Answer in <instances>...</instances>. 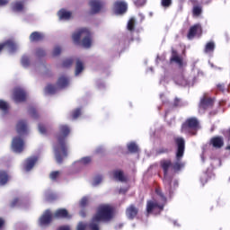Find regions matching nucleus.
Returning <instances> with one entry per match:
<instances>
[{"instance_id":"1","label":"nucleus","mask_w":230,"mask_h":230,"mask_svg":"<svg viewBox=\"0 0 230 230\" xmlns=\"http://www.w3.org/2000/svg\"><path fill=\"white\" fill-rule=\"evenodd\" d=\"M114 218V208L109 204H101L88 226V230H100V222H111Z\"/></svg>"},{"instance_id":"2","label":"nucleus","mask_w":230,"mask_h":230,"mask_svg":"<svg viewBox=\"0 0 230 230\" xmlns=\"http://www.w3.org/2000/svg\"><path fill=\"white\" fill-rule=\"evenodd\" d=\"M69 134H71V128L69 126H59V133L57 136L58 145L55 146L56 161L58 164H62L64 157L67 155V146L66 145V140Z\"/></svg>"},{"instance_id":"3","label":"nucleus","mask_w":230,"mask_h":230,"mask_svg":"<svg viewBox=\"0 0 230 230\" xmlns=\"http://www.w3.org/2000/svg\"><path fill=\"white\" fill-rule=\"evenodd\" d=\"M162 170H164V184L165 190L169 195H172V192L179 186L177 181H172V176H170V170H172V161L170 160H162L160 162Z\"/></svg>"},{"instance_id":"4","label":"nucleus","mask_w":230,"mask_h":230,"mask_svg":"<svg viewBox=\"0 0 230 230\" xmlns=\"http://www.w3.org/2000/svg\"><path fill=\"white\" fill-rule=\"evenodd\" d=\"M156 195H159L163 203L157 201L148 200L146 202V217L150 215H159L163 209H164V204H166V198L163 195L160 189L155 190Z\"/></svg>"},{"instance_id":"5","label":"nucleus","mask_w":230,"mask_h":230,"mask_svg":"<svg viewBox=\"0 0 230 230\" xmlns=\"http://www.w3.org/2000/svg\"><path fill=\"white\" fill-rule=\"evenodd\" d=\"M175 143L177 145L176 163L172 164V166L173 170H180L181 168H182V166H184V164L181 162V159H182L184 155V148H185L184 138L178 137L175 139Z\"/></svg>"},{"instance_id":"6","label":"nucleus","mask_w":230,"mask_h":230,"mask_svg":"<svg viewBox=\"0 0 230 230\" xmlns=\"http://www.w3.org/2000/svg\"><path fill=\"white\" fill-rule=\"evenodd\" d=\"M200 128V123L199 119L195 117L189 118L182 125H181V132L185 134H192L195 136L197 134V130ZM195 131V132H193Z\"/></svg>"},{"instance_id":"7","label":"nucleus","mask_w":230,"mask_h":230,"mask_svg":"<svg viewBox=\"0 0 230 230\" xmlns=\"http://www.w3.org/2000/svg\"><path fill=\"white\" fill-rule=\"evenodd\" d=\"M90 15H98L107 12V3L104 0H90L89 1Z\"/></svg>"},{"instance_id":"8","label":"nucleus","mask_w":230,"mask_h":230,"mask_svg":"<svg viewBox=\"0 0 230 230\" xmlns=\"http://www.w3.org/2000/svg\"><path fill=\"white\" fill-rule=\"evenodd\" d=\"M215 97L208 96V94H204L199 99V102L198 104L199 112L204 114V112H208V111H211L213 107H215Z\"/></svg>"},{"instance_id":"9","label":"nucleus","mask_w":230,"mask_h":230,"mask_svg":"<svg viewBox=\"0 0 230 230\" xmlns=\"http://www.w3.org/2000/svg\"><path fill=\"white\" fill-rule=\"evenodd\" d=\"M82 37L83 40L81 46L87 48V28L79 29L72 35V39L75 44H80V39H82Z\"/></svg>"},{"instance_id":"10","label":"nucleus","mask_w":230,"mask_h":230,"mask_svg":"<svg viewBox=\"0 0 230 230\" xmlns=\"http://www.w3.org/2000/svg\"><path fill=\"white\" fill-rule=\"evenodd\" d=\"M28 93L22 88H15L13 92V100L15 103H22L26 102Z\"/></svg>"},{"instance_id":"11","label":"nucleus","mask_w":230,"mask_h":230,"mask_svg":"<svg viewBox=\"0 0 230 230\" xmlns=\"http://www.w3.org/2000/svg\"><path fill=\"white\" fill-rule=\"evenodd\" d=\"M12 149L16 154H21L24 150V139L21 137H14L12 141Z\"/></svg>"},{"instance_id":"12","label":"nucleus","mask_w":230,"mask_h":230,"mask_svg":"<svg viewBox=\"0 0 230 230\" xmlns=\"http://www.w3.org/2000/svg\"><path fill=\"white\" fill-rule=\"evenodd\" d=\"M197 35H202V25L200 23H196L190 27L187 38L189 40H192V39H195Z\"/></svg>"},{"instance_id":"13","label":"nucleus","mask_w":230,"mask_h":230,"mask_svg":"<svg viewBox=\"0 0 230 230\" xmlns=\"http://www.w3.org/2000/svg\"><path fill=\"white\" fill-rule=\"evenodd\" d=\"M39 161V156H30L23 162V170L25 172H31L37 162Z\"/></svg>"},{"instance_id":"14","label":"nucleus","mask_w":230,"mask_h":230,"mask_svg":"<svg viewBox=\"0 0 230 230\" xmlns=\"http://www.w3.org/2000/svg\"><path fill=\"white\" fill-rule=\"evenodd\" d=\"M173 62L174 64H177L180 69L184 67V60L182 59V57L179 56V53L175 49L172 50V56L170 58V64H173Z\"/></svg>"},{"instance_id":"15","label":"nucleus","mask_w":230,"mask_h":230,"mask_svg":"<svg viewBox=\"0 0 230 230\" xmlns=\"http://www.w3.org/2000/svg\"><path fill=\"white\" fill-rule=\"evenodd\" d=\"M53 221V214L51 211L46 210L44 214L40 217V226H49Z\"/></svg>"},{"instance_id":"16","label":"nucleus","mask_w":230,"mask_h":230,"mask_svg":"<svg viewBox=\"0 0 230 230\" xmlns=\"http://www.w3.org/2000/svg\"><path fill=\"white\" fill-rule=\"evenodd\" d=\"M16 132L19 136H26L28 134V122L20 120L16 124Z\"/></svg>"},{"instance_id":"17","label":"nucleus","mask_w":230,"mask_h":230,"mask_svg":"<svg viewBox=\"0 0 230 230\" xmlns=\"http://www.w3.org/2000/svg\"><path fill=\"white\" fill-rule=\"evenodd\" d=\"M115 13L119 15H123V13H127V3L123 1H117L113 4Z\"/></svg>"},{"instance_id":"18","label":"nucleus","mask_w":230,"mask_h":230,"mask_svg":"<svg viewBox=\"0 0 230 230\" xmlns=\"http://www.w3.org/2000/svg\"><path fill=\"white\" fill-rule=\"evenodd\" d=\"M137 208H136L134 205H130L127 209H126V215L129 220H134L136 217H137Z\"/></svg>"},{"instance_id":"19","label":"nucleus","mask_w":230,"mask_h":230,"mask_svg":"<svg viewBox=\"0 0 230 230\" xmlns=\"http://www.w3.org/2000/svg\"><path fill=\"white\" fill-rule=\"evenodd\" d=\"M58 15L60 21H69L71 17H73V13L71 11H67L66 9H61L58 11Z\"/></svg>"},{"instance_id":"20","label":"nucleus","mask_w":230,"mask_h":230,"mask_svg":"<svg viewBox=\"0 0 230 230\" xmlns=\"http://www.w3.org/2000/svg\"><path fill=\"white\" fill-rule=\"evenodd\" d=\"M210 145L214 148H222L224 146V137H214L210 139Z\"/></svg>"},{"instance_id":"21","label":"nucleus","mask_w":230,"mask_h":230,"mask_svg":"<svg viewBox=\"0 0 230 230\" xmlns=\"http://www.w3.org/2000/svg\"><path fill=\"white\" fill-rule=\"evenodd\" d=\"M182 99L175 97L172 106L165 111V116H168V114H170V111H173V109H177V107H182Z\"/></svg>"},{"instance_id":"22","label":"nucleus","mask_w":230,"mask_h":230,"mask_svg":"<svg viewBox=\"0 0 230 230\" xmlns=\"http://www.w3.org/2000/svg\"><path fill=\"white\" fill-rule=\"evenodd\" d=\"M55 218H71L69 212L66 208H59L54 213Z\"/></svg>"},{"instance_id":"23","label":"nucleus","mask_w":230,"mask_h":230,"mask_svg":"<svg viewBox=\"0 0 230 230\" xmlns=\"http://www.w3.org/2000/svg\"><path fill=\"white\" fill-rule=\"evenodd\" d=\"M29 39L31 42H40V40H44V35L42 32L34 31L30 35Z\"/></svg>"},{"instance_id":"24","label":"nucleus","mask_w":230,"mask_h":230,"mask_svg":"<svg viewBox=\"0 0 230 230\" xmlns=\"http://www.w3.org/2000/svg\"><path fill=\"white\" fill-rule=\"evenodd\" d=\"M5 48H7L11 53H15V51H17V44L12 40H5Z\"/></svg>"},{"instance_id":"25","label":"nucleus","mask_w":230,"mask_h":230,"mask_svg":"<svg viewBox=\"0 0 230 230\" xmlns=\"http://www.w3.org/2000/svg\"><path fill=\"white\" fill-rule=\"evenodd\" d=\"M57 85L61 88L67 87L69 85V79L65 75H61L58 79Z\"/></svg>"},{"instance_id":"26","label":"nucleus","mask_w":230,"mask_h":230,"mask_svg":"<svg viewBox=\"0 0 230 230\" xmlns=\"http://www.w3.org/2000/svg\"><path fill=\"white\" fill-rule=\"evenodd\" d=\"M73 166L75 170H76V168H79V170L85 168V166H87V157H84L81 160L75 162Z\"/></svg>"},{"instance_id":"27","label":"nucleus","mask_w":230,"mask_h":230,"mask_svg":"<svg viewBox=\"0 0 230 230\" xmlns=\"http://www.w3.org/2000/svg\"><path fill=\"white\" fill-rule=\"evenodd\" d=\"M113 177L115 181H119V182H125V181H127V177L123 174V171H114Z\"/></svg>"},{"instance_id":"28","label":"nucleus","mask_w":230,"mask_h":230,"mask_svg":"<svg viewBox=\"0 0 230 230\" xmlns=\"http://www.w3.org/2000/svg\"><path fill=\"white\" fill-rule=\"evenodd\" d=\"M82 71H84V62L77 58L75 61V76H78Z\"/></svg>"},{"instance_id":"29","label":"nucleus","mask_w":230,"mask_h":230,"mask_svg":"<svg viewBox=\"0 0 230 230\" xmlns=\"http://www.w3.org/2000/svg\"><path fill=\"white\" fill-rule=\"evenodd\" d=\"M8 179H10L8 172L5 171H0V186H4V184L8 182Z\"/></svg>"},{"instance_id":"30","label":"nucleus","mask_w":230,"mask_h":230,"mask_svg":"<svg viewBox=\"0 0 230 230\" xmlns=\"http://www.w3.org/2000/svg\"><path fill=\"white\" fill-rule=\"evenodd\" d=\"M0 111L2 112H8V111H10V103L4 100L0 99Z\"/></svg>"},{"instance_id":"31","label":"nucleus","mask_w":230,"mask_h":230,"mask_svg":"<svg viewBox=\"0 0 230 230\" xmlns=\"http://www.w3.org/2000/svg\"><path fill=\"white\" fill-rule=\"evenodd\" d=\"M215 51V41H209L205 45L204 53H213Z\"/></svg>"},{"instance_id":"32","label":"nucleus","mask_w":230,"mask_h":230,"mask_svg":"<svg viewBox=\"0 0 230 230\" xmlns=\"http://www.w3.org/2000/svg\"><path fill=\"white\" fill-rule=\"evenodd\" d=\"M128 150L131 154H136V153L139 152V147L137 146V145L136 143L131 142V143L128 144Z\"/></svg>"},{"instance_id":"33","label":"nucleus","mask_w":230,"mask_h":230,"mask_svg":"<svg viewBox=\"0 0 230 230\" xmlns=\"http://www.w3.org/2000/svg\"><path fill=\"white\" fill-rule=\"evenodd\" d=\"M22 10H24V4L22 2H16L13 4V12H22Z\"/></svg>"},{"instance_id":"34","label":"nucleus","mask_w":230,"mask_h":230,"mask_svg":"<svg viewBox=\"0 0 230 230\" xmlns=\"http://www.w3.org/2000/svg\"><path fill=\"white\" fill-rule=\"evenodd\" d=\"M49 179L53 182H57V181H58V179H60V171L51 172L50 174H49Z\"/></svg>"},{"instance_id":"35","label":"nucleus","mask_w":230,"mask_h":230,"mask_svg":"<svg viewBox=\"0 0 230 230\" xmlns=\"http://www.w3.org/2000/svg\"><path fill=\"white\" fill-rule=\"evenodd\" d=\"M45 93L48 94H55V93H57V87L54 84H48L45 88Z\"/></svg>"},{"instance_id":"36","label":"nucleus","mask_w":230,"mask_h":230,"mask_svg":"<svg viewBox=\"0 0 230 230\" xmlns=\"http://www.w3.org/2000/svg\"><path fill=\"white\" fill-rule=\"evenodd\" d=\"M192 13L194 17H199L202 14V7L199 5H195L192 9Z\"/></svg>"},{"instance_id":"37","label":"nucleus","mask_w":230,"mask_h":230,"mask_svg":"<svg viewBox=\"0 0 230 230\" xmlns=\"http://www.w3.org/2000/svg\"><path fill=\"white\" fill-rule=\"evenodd\" d=\"M173 4L172 0H161L160 4L162 8H170V6H172V4Z\"/></svg>"},{"instance_id":"38","label":"nucleus","mask_w":230,"mask_h":230,"mask_svg":"<svg viewBox=\"0 0 230 230\" xmlns=\"http://www.w3.org/2000/svg\"><path fill=\"white\" fill-rule=\"evenodd\" d=\"M35 55L38 58H42V57H46V50L41 48L36 49Z\"/></svg>"},{"instance_id":"39","label":"nucleus","mask_w":230,"mask_h":230,"mask_svg":"<svg viewBox=\"0 0 230 230\" xmlns=\"http://www.w3.org/2000/svg\"><path fill=\"white\" fill-rule=\"evenodd\" d=\"M102 181H103V177L102 175H98L93 178L92 184L93 186H98L99 184H102Z\"/></svg>"},{"instance_id":"40","label":"nucleus","mask_w":230,"mask_h":230,"mask_svg":"<svg viewBox=\"0 0 230 230\" xmlns=\"http://www.w3.org/2000/svg\"><path fill=\"white\" fill-rule=\"evenodd\" d=\"M136 26V20L134 18H131L128 22V30L129 31H134V28Z\"/></svg>"},{"instance_id":"41","label":"nucleus","mask_w":230,"mask_h":230,"mask_svg":"<svg viewBox=\"0 0 230 230\" xmlns=\"http://www.w3.org/2000/svg\"><path fill=\"white\" fill-rule=\"evenodd\" d=\"M73 62H75V59L73 58H67L63 61V66L64 67H71L73 66Z\"/></svg>"},{"instance_id":"42","label":"nucleus","mask_w":230,"mask_h":230,"mask_svg":"<svg viewBox=\"0 0 230 230\" xmlns=\"http://www.w3.org/2000/svg\"><path fill=\"white\" fill-rule=\"evenodd\" d=\"M22 66H23V67H28V66H30V58L23 56L22 58Z\"/></svg>"},{"instance_id":"43","label":"nucleus","mask_w":230,"mask_h":230,"mask_svg":"<svg viewBox=\"0 0 230 230\" xmlns=\"http://www.w3.org/2000/svg\"><path fill=\"white\" fill-rule=\"evenodd\" d=\"M39 131L40 134L46 135L48 134V129L46 128V126L42 123H40L38 126Z\"/></svg>"},{"instance_id":"44","label":"nucleus","mask_w":230,"mask_h":230,"mask_svg":"<svg viewBox=\"0 0 230 230\" xmlns=\"http://www.w3.org/2000/svg\"><path fill=\"white\" fill-rule=\"evenodd\" d=\"M93 46V35L91 34V31H87V49L91 48Z\"/></svg>"},{"instance_id":"45","label":"nucleus","mask_w":230,"mask_h":230,"mask_svg":"<svg viewBox=\"0 0 230 230\" xmlns=\"http://www.w3.org/2000/svg\"><path fill=\"white\" fill-rule=\"evenodd\" d=\"M62 53V48H60L59 46H57L54 48L52 55L53 57H58V55H60Z\"/></svg>"},{"instance_id":"46","label":"nucleus","mask_w":230,"mask_h":230,"mask_svg":"<svg viewBox=\"0 0 230 230\" xmlns=\"http://www.w3.org/2000/svg\"><path fill=\"white\" fill-rule=\"evenodd\" d=\"M20 204L21 200L19 199V198H15L11 201L10 208H17V206H20Z\"/></svg>"},{"instance_id":"47","label":"nucleus","mask_w":230,"mask_h":230,"mask_svg":"<svg viewBox=\"0 0 230 230\" xmlns=\"http://www.w3.org/2000/svg\"><path fill=\"white\" fill-rule=\"evenodd\" d=\"M28 112L30 116H39V111L35 107H30Z\"/></svg>"},{"instance_id":"48","label":"nucleus","mask_w":230,"mask_h":230,"mask_svg":"<svg viewBox=\"0 0 230 230\" xmlns=\"http://www.w3.org/2000/svg\"><path fill=\"white\" fill-rule=\"evenodd\" d=\"M217 91H220L221 93H225L226 91H229V89L227 87H226V84H218L217 85Z\"/></svg>"},{"instance_id":"49","label":"nucleus","mask_w":230,"mask_h":230,"mask_svg":"<svg viewBox=\"0 0 230 230\" xmlns=\"http://www.w3.org/2000/svg\"><path fill=\"white\" fill-rule=\"evenodd\" d=\"M80 208H85L87 206V197H84L79 202Z\"/></svg>"},{"instance_id":"50","label":"nucleus","mask_w":230,"mask_h":230,"mask_svg":"<svg viewBox=\"0 0 230 230\" xmlns=\"http://www.w3.org/2000/svg\"><path fill=\"white\" fill-rule=\"evenodd\" d=\"M87 229V224L84 222H80L77 226V230H86Z\"/></svg>"},{"instance_id":"51","label":"nucleus","mask_w":230,"mask_h":230,"mask_svg":"<svg viewBox=\"0 0 230 230\" xmlns=\"http://www.w3.org/2000/svg\"><path fill=\"white\" fill-rule=\"evenodd\" d=\"M72 116H82V109L80 108L75 109L73 111Z\"/></svg>"},{"instance_id":"52","label":"nucleus","mask_w":230,"mask_h":230,"mask_svg":"<svg viewBox=\"0 0 230 230\" xmlns=\"http://www.w3.org/2000/svg\"><path fill=\"white\" fill-rule=\"evenodd\" d=\"M4 48H6V43L5 41L3 42V43H0V53L1 51H3L4 49Z\"/></svg>"},{"instance_id":"53","label":"nucleus","mask_w":230,"mask_h":230,"mask_svg":"<svg viewBox=\"0 0 230 230\" xmlns=\"http://www.w3.org/2000/svg\"><path fill=\"white\" fill-rule=\"evenodd\" d=\"M8 4V0H0V6H5Z\"/></svg>"},{"instance_id":"54","label":"nucleus","mask_w":230,"mask_h":230,"mask_svg":"<svg viewBox=\"0 0 230 230\" xmlns=\"http://www.w3.org/2000/svg\"><path fill=\"white\" fill-rule=\"evenodd\" d=\"M4 226V219L0 217V229H3V226Z\"/></svg>"},{"instance_id":"55","label":"nucleus","mask_w":230,"mask_h":230,"mask_svg":"<svg viewBox=\"0 0 230 230\" xmlns=\"http://www.w3.org/2000/svg\"><path fill=\"white\" fill-rule=\"evenodd\" d=\"M58 230H70L69 226H60Z\"/></svg>"},{"instance_id":"56","label":"nucleus","mask_w":230,"mask_h":230,"mask_svg":"<svg viewBox=\"0 0 230 230\" xmlns=\"http://www.w3.org/2000/svg\"><path fill=\"white\" fill-rule=\"evenodd\" d=\"M137 4H145V0H137Z\"/></svg>"},{"instance_id":"57","label":"nucleus","mask_w":230,"mask_h":230,"mask_svg":"<svg viewBox=\"0 0 230 230\" xmlns=\"http://www.w3.org/2000/svg\"><path fill=\"white\" fill-rule=\"evenodd\" d=\"M119 193H127V189H120Z\"/></svg>"},{"instance_id":"58","label":"nucleus","mask_w":230,"mask_h":230,"mask_svg":"<svg viewBox=\"0 0 230 230\" xmlns=\"http://www.w3.org/2000/svg\"><path fill=\"white\" fill-rule=\"evenodd\" d=\"M80 215H81V217H85V212L81 211V212H80Z\"/></svg>"},{"instance_id":"59","label":"nucleus","mask_w":230,"mask_h":230,"mask_svg":"<svg viewBox=\"0 0 230 230\" xmlns=\"http://www.w3.org/2000/svg\"><path fill=\"white\" fill-rule=\"evenodd\" d=\"M210 114H218V112H217V111H214V112H210Z\"/></svg>"},{"instance_id":"60","label":"nucleus","mask_w":230,"mask_h":230,"mask_svg":"<svg viewBox=\"0 0 230 230\" xmlns=\"http://www.w3.org/2000/svg\"><path fill=\"white\" fill-rule=\"evenodd\" d=\"M226 149H227V150H230V146H228L226 147Z\"/></svg>"},{"instance_id":"61","label":"nucleus","mask_w":230,"mask_h":230,"mask_svg":"<svg viewBox=\"0 0 230 230\" xmlns=\"http://www.w3.org/2000/svg\"><path fill=\"white\" fill-rule=\"evenodd\" d=\"M74 118L76 119V118H78V116H75Z\"/></svg>"},{"instance_id":"62","label":"nucleus","mask_w":230,"mask_h":230,"mask_svg":"<svg viewBox=\"0 0 230 230\" xmlns=\"http://www.w3.org/2000/svg\"><path fill=\"white\" fill-rule=\"evenodd\" d=\"M203 177H204V179H206V174H204V176H203Z\"/></svg>"},{"instance_id":"63","label":"nucleus","mask_w":230,"mask_h":230,"mask_svg":"<svg viewBox=\"0 0 230 230\" xmlns=\"http://www.w3.org/2000/svg\"><path fill=\"white\" fill-rule=\"evenodd\" d=\"M201 182H203V180H202V178H201Z\"/></svg>"}]
</instances>
